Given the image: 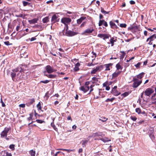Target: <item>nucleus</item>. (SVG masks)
<instances>
[{"instance_id": "nucleus-1", "label": "nucleus", "mask_w": 156, "mask_h": 156, "mask_svg": "<svg viewBox=\"0 0 156 156\" xmlns=\"http://www.w3.org/2000/svg\"><path fill=\"white\" fill-rule=\"evenodd\" d=\"M68 27L67 25H66V35L68 36H73L75 35H76L78 34V33L74 31H72L71 30H68Z\"/></svg>"}, {"instance_id": "nucleus-2", "label": "nucleus", "mask_w": 156, "mask_h": 156, "mask_svg": "<svg viewBox=\"0 0 156 156\" xmlns=\"http://www.w3.org/2000/svg\"><path fill=\"white\" fill-rule=\"evenodd\" d=\"M133 87L135 88L137 87L142 82L141 80H139L136 78H133Z\"/></svg>"}, {"instance_id": "nucleus-3", "label": "nucleus", "mask_w": 156, "mask_h": 156, "mask_svg": "<svg viewBox=\"0 0 156 156\" xmlns=\"http://www.w3.org/2000/svg\"><path fill=\"white\" fill-rule=\"evenodd\" d=\"M61 21L66 27V25L68 26L67 24L69 23L71 21V20L69 18L64 17L62 19Z\"/></svg>"}, {"instance_id": "nucleus-4", "label": "nucleus", "mask_w": 156, "mask_h": 156, "mask_svg": "<svg viewBox=\"0 0 156 156\" xmlns=\"http://www.w3.org/2000/svg\"><path fill=\"white\" fill-rule=\"evenodd\" d=\"M154 92V90L150 88L147 89L144 91L145 95L148 96H150Z\"/></svg>"}, {"instance_id": "nucleus-5", "label": "nucleus", "mask_w": 156, "mask_h": 156, "mask_svg": "<svg viewBox=\"0 0 156 156\" xmlns=\"http://www.w3.org/2000/svg\"><path fill=\"white\" fill-rule=\"evenodd\" d=\"M9 130V129L8 128H5L4 130L2 131L1 133V137H7V134Z\"/></svg>"}, {"instance_id": "nucleus-6", "label": "nucleus", "mask_w": 156, "mask_h": 156, "mask_svg": "<svg viewBox=\"0 0 156 156\" xmlns=\"http://www.w3.org/2000/svg\"><path fill=\"white\" fill-rule=\"evenodd\" d=\"M117 86H115L112 88V90L111 93L115 96H118L121 93L119 92L117 90Z\"/></svg>"}, {"instance_id": "nucleus-7", "label": "nucleus", "mask_w": 156, "mask_h": 156, "mask_svg": "<svg viewBox=\"0 0 156 156\" xmlns=\"http://www.w3.org/2000/svg\"><path fill=\"white\" fill-rule=\"evenodd\" d=\"M45 69L46 70L45 71L48 73H50L54 72V69L50 65L46 66L45 67Z\"/></svg>"}, {"instance_id": "nucleus-8", "label": "nucleus", "mask_w": 156, "mask_h": 156, "mask_svg": "<svg viewBox=\"0 0 156 156\" xmlns=\"http://www.w3.org/2000/svg\"><path fill=\"white\" fill-rule=\"evenodd\" d=\"M80 89L84 93H86L89 89V87L87 86H83L80 87Z\"/></svg>"}, {"instance_id": "nucleus-9", "label": "nucleus", "mask_w": 156, "mask_h": 156, "mask_svg": "<svg viewBox=\"0 0 156 156\" xmlns=\"http://www.w3.org/2000/svg\"><path fill=\"white\" fill-rule=\"evenodd\" d=\"M58 17V16L56 15V14L53 15L51 18V22L52 23H54L56 22H58L59 21V19H57Z\"/></svg>"}, {"instance_id": "nucleus-10", "label": "nucleus", "mask_w": 156, "mask_h": 156, "mask_svg": "<svg viewBox=\"0 0 156 156\" xmlns=\"http://www.w3.org/2000/svg\"><path fill=\"white\" fill-rule=\"evenodd\" d=\"M94 31L93 29H87L86 30L83 32L82 33V35H86L87 34H90Z\"/></svg>"}, {"instance_id": "nucleus-11", "label": "nucleus", "mask_w": 156, "mask_h": 156, "mask_svg": "<svg viewBox=\"0 0 156 156\" xmlns=\"http://www.w3.org/2000/svg\"><path fill=\"white\" fill-rule=\"evenodd\" d=\"M100 66H97L96 68L93 69V70L91 72V74H95L98 71H100Z\"/></svg>"}, {"instance_id": "nucleus-12", "label": "nucleus", "mask_w": 156, "mask_h": 156, "mask_svg": "<svg viewBox=\"0 0 156 156\" xmlns=\"http://www.w3.org/2000/svg\"><path fill=\"white\" fill-rule=\"evenodd\" d=\"M156 39V35L154 34L152 36H150L146 40L147 42H148L149 40L151 41H153L155 39Z\"/></svg>"}, {"instance_id": "nucleus-13", "label": "nucleus", "mask_w": 156, "mask_h": 156, "mask_svg": "<svg viewBox=\"0 0 156 156\" xmlns=\"http://www.w3.org/2000/svg\"><path fill=\"white\" fill-rule=\"evenodd\" d=\"M44 76H47V77H49L50 78H55V76H56L55 75H52V74H46V71H44Z\"/></svg>"}, {"instance_id": "nucleus-14", "label": "nucleus", "mask_w": 156, "mask_h": 156, "mask_svg": "<svg viewBox=\"0 0 156 156\" xmlns=\"http://www.w3.org/2000/svg\"><path fill=\"white\" fill-rule=\"evenodd\" d=\"M99 140H101L104 143H106L111 141V139L107 137H104V138H100Z\"/></svg>"}, {"instance_id": "nucleus-15", "label": "nucleus", "mask_w": 156, "mask_h": 156, "mask_svg": "<svg viewBox=\"0 0 156 156\" xmlns=\"http://www.w3.org/2000/svg\"><path fill=\"white\" fill-rule=\"evenodd\" d=\"M121 72L119 71H118L112 74V78H114L116 77Z\"/></svg>"}, {"instance_id": "nucleus-16", "label": "nucleus", "mask_w": 156, "mask_h": 156, "mask_svg": "<svg viewBox=\"0 0 156 156\" xmlns=\"http://www.w3.org/2000/svg\"><path fill=\"white\" fill-rule=\"evenodd\" d=\"M104 135L101 133H94L92 135V136H104Z\"/></svg>"}, {"instance_id": "nucleus-17", "label": "nucleus", "mask_w": 156, "mask_h": 156, "mask_svg": "<svg viewBox=\"0 0 156 156\" xmlns=\"http://www.w3.org/2000/svg\"><path fill=\"white\" fill-rule=\"evenodd\" d=\"M85 17H81L80 19H78L77 20V23L78 24H80L81 23L82 21L85 19Z\"/></svg>"}, {"instance_id": "nucleus-18", "label": "nucleus", "mask_w": 156, "mask_h": 156, "mask_svg": "<svg viewBox=\"0 0 156 156\" xmlns=\"http://www.w3.org/2000/svg\"><path fill=\"white\" fill-rule=\"evenodd\" d=\"M29 22L30 24H34L37 23V19H34L32 20H29Z\"/></svg>"}, {"instance_id": "nucleus-19", "label": "nucleus", "mask_w": 156, "mask_h": 156, "mask_svg": "<svg viewBox=\"0 0 156 156\" xmlns=\"http://www.w3.org/2000/svg\"><path fill=\"white\" fill-rule=\"evenodd\" d=\"M89 140V139H87V140H82V145L83 147H84L87 144Z\"/></svg>"}, {"instance_id": "nucleus-20", "label": "nucleus", "mask_w": 156, "mask_h": 156, "mask_svg": "<svg viewBox=\"0 0 156 156\" xmlns=\"http://www.w3.org/2000/svg\"><path fill=\"white\" fill-rule=\"evenodd\" d=\"M110 25L112 28H117V26L115 24L111 21L110 22Z\"/></svg>"}, {"instance_id": "nucleus-21", "label": "nucleus", "mask_w": 156, "mask_h": 156, "mask_svg": "<svg viewBox=\"0 0 156 156\" xmlns=\"http://www.w3.org/2000/svg\"><path fill=\"white\" fill-rule=\"evenodd\" d=\"M110 42H108V43L109 44H110L111 43V46H113L114 42L115 41V40H114V38L112 37L110 39Z\"/></svg>"}, {"instance_id": "nucleus-22", "label": "nucleus", "mask_w": 156, "mask_h": 156, "mask_svg": "<svg viewBox=\"0 0 156 156\" xmlns=\"http://www.w3.org/2000/svg\"><path fill=\"white\" fill-rule=\"evenodd\" d=\"M144 74V73H141L137 76V77L138 79H141L143 76Z\"/></svg>"}, {"instance_id": "nucleus-23", "label": "nucleus", "mask_w": 156, "mask_h": 156, "mask_svg": "<svg viewBox=\"0 0 156 156\" xmlns=\"http://www.w3.org/2000/svg\"><path fill=\"white\" fill-rule=\"evenodd\" d=\"M30 153L31 156H35V151L33 150H31L30 151Z\"/></svg>"}, {"instance_id": "nucleus-24", "label": "nucleus", "mask_w": 156, "mask_h": 156, "mask_svg": "<svg viewBox=\"0 0 156 156\" xmlns=\"http://www.w3.org/2000/svg\"><path fill=\"white\" fill-rule=\"evenodd\" d=\"M16 73L14 72H12L11 73V76L12 80H14V79L16 76Z\"/></svg>"}, {"instance_id": "nucleus-25", "label": "nucleus", "mask_w": 156, "mask_h": 156, "mask_svg": "<svg viewBox=\"0 0 156 156\" xmlns=\"http://www.w3.org/2000/svg\"><path fill=\"white\" fill-rule=\"evenodd\" d=\"M49 21V18L48 17H46L43 19V21L44 23H47Z\"/></svg>"}, {"instance_id": "nucleus-26", "label": "nucleus", "mask_w": 156, "mask_h": 156, "mask_svg": "<svg viewBox=\"0 0 156 156\" xmlns=\"http://www.w3.org/2000/svg\"><path fill=\"white\" fill-rule=\"evenodd\" d=\"M101 12L102 13L104 14L105 15L108 14L109 12H106L104 10V9L103 8H101Z\"/></svg>"}, {"instance_id": "nucleus-27", "label": "nucleus", "mask_w": 156, "mask_h": 156, "mask_svg": "<svg viewBox=\"0 0 156 156\" xmlns=\"http://www.w3.org/2000/svg\"><path fill=\"white\" fill-rule=\"evenodd\" d=\"M116 68L117 69H122V67H121L120 64L118 63L117 64H116Z\"/></svg>"}, {"instance_id": "nucleus-28", "label": "nucleus", "mask_w": 156, "mask_h": 156, "mask_svg": "<svg viewBox=\"0 0 156 156\" xmlns=\"http://www.w3.org/2000/svg\"><path fill=\"white\" fill-rule=\"evenodd\" d=\"M37 107L38 110H41V103L40 102H39L37 105Z\"/></svg>"}, {"instance_id": "nucleus-29", "label": "nucleus", "mask_w": 156, "mask_h": 156, "mask_svg": "<svg viewBox=\"0 0 156 156\" xmlns=\"http://www.w3.org/2000/svg\"><path fill=\"white\" fill-rule=\"evenodd\" d=\"M114 99H115L114 98H108L105 100V101L106 102H110V101L112 102Z\"/></svg>"}, {"instance_id": "nucleus-30", "label": "nucleus", "mask_w": 156, "mask_h": 156, "mask_svg": "<svg viewBox=\"0 0 156 156\" xmlns=\"http://www.w3.org/2000/svg\"><path fill=\"white\" fill-rule=\"evenodd\" d=\"M136 112L138 114H140L141 112V110L139 108H137L135 109Z\"/></svg>"}, {"instance_id": "nucleus-31", "label": "nucleus", "mask_w": 156, "mask_h": 156, "mask_svg": "<svg viewBox=\"0 0 156 156\" xmlns=\"http://www.w3.org/2000/svg\"><path fill=\"white\" fill-rule=\"evenodd\" d=\"M102 119H99V120L100 121H102V122H105V121H106V120H107L108 119L107 118H102Z\"/></svg>"}, {"instance_id": "nucleus-32", "label": "nucleus", "mask_w": 156, "mask_h": 156, "mask_svg": "<svg viewBox=\"0 0 156 156\" xmlns=\"http://www.w3.org/2000/svg\"><path fill=\"white\" fill-rule=\"evenodd\" d=\"M20 68L17 67L12 70V71L13 72H17L19 71Z\"/></svg>"}, {"instance_id": "nucleus-33", "label": "nucleus", "mask_w": 156, "mask_h": 156, "mask_svg": "<svg viewBox=\"0 0 156 156\" xmlns=\"http://www.w3.org/2000/svg\"><path fill=\"white\" fill-rule=\"evenodd\" d=\"M104 22V20H100L99 23V26H101L102 25V24Z\"/></svg>"}, {"instance_id": "nucleus-34", "label": "nucleus", "mask_w": 156, "mask_h": 156, "mask_svg": "<svg viewBox=\"0 0 156 156\" xmlns=\"http://www.w3.org/2000/svg\"><path fill=\"white\" fill-rule=\"evenodd\" d=\"M129 93L128 92H125L124 93L122 94V95L123 96V97H125L127 96H128L129 94Z\"/></svg>"}, {"instance_id": "nucleus-35", "label": "nucleus", "mask_w": 156, "mask_h": 156, "mask_svg": "<svg viewBox=\"0 0 156 156\" xmlns=\"http://www.w3.org/2000/svg\"><path fill=\"white\" fill-rule=\"evenodd\" d=\"M49 94V92L48 91L45 94L44 96V98H45L46 99V100H47L48 97H49V96L48 95V94Z\"/></svg>"}, {"instance_id": "nucleus-36", "label": "nucleus", "mask_w": 156, "mask_h": 156, "mask_svg": "<svg viewBox=\"0 0 156 156\" xmlns=\"http://www.w3.org/2000/svg\"><path fill=\"white\" fill-rule=\"evenodd\" d=\"M120 27H121L125 28L126 27V25L125 23H121L120 24Z\"/></svg>"}, {"instance_id": "nucleus-37", "label": "nucleus", "mask_w": 156, "mask_h": 156, "mask_svg": "<svg viewBox=\"0 0 156 156\" xmlns=\"http://www.w3.org/2000/svg\"><path fill=\"white\" fill-rule=\"evenodd\" d=\"M130 119L133 121H135L136 120L137 118L135 116H131L130 117Z\"/></svg>"}, {"instance_id": "nucleus-38", "label": "nucleus", "mask_w": 156, "mask_h": 156, "mask_svg": "<svg viewBox=\"0 0 156 156\" xmlns=\"http://www.w3.org/2000/svg\"><path fill=\"white\" fill-rule=\"evenodd\" d=\"M106 68L105 69L106 70H110V69L109 68V64H106Z\"/></svg>"}, {"instance_id": "nucleus-39", "label": "nucleus", "mask_w": 156, "mask_h": 156, "mask_svg": "<svg viewBox=\"0 0 156 156\" xmlns=\"http://www.w3.org/2000/svg\"><path fill=\"white\" fill-rule=\"evenodd\" d=\"M9 147L11 149H12V150H14L15 149L14 145V144H11L10 145Z\"/></svg>"}, {"instance_id": "nucleus-40", "label": "nucleus", "mask_w": 156, "mask_h": 156, "mask_svg": "<svg viewBox=\"0 0 156 156\" xmlns=\"http://www.w3.org/2000/svg\"><path fill=\"white\" fill-rule=\"evenodd\" d=\"M36 121L38 123H42L43 122H44V121H42L41 120L37 119L36 120Z\"/></svg>"}, {"instance_id": "nucleus-41", "label": "nucleus", "mask_w": 156, "mask_h": 156, "mask_svg": "<svg viewBox=\"0 0 156 156\" xmlns=\"http://www.w3.org/2000/svg\"><path fill=\"white\" fill-rule=\"evenodd\" d=\"M29 4V3L27 2H26L24 1H23V4L24 6H27Z\"/></svg>"}, {"instance_id": "nucleus-42", "label": "nucleus", "mask_w": 156, "mask_h": 156, "mask_svg": "<svg viewBox=\"0 0 156 156\" xmlns=\"http://www.w3.org/2000/svg\"><path fill=\"white\" fill-rule=\"evenodd\" d=\"M49 82V81L48 80H42L41 81V82L44 83H47Z\"/></svg>"}, {"instance_id": "nucleus-43", "label": "nucleus", "mask_w": 156, "mask_h": 156, "mask_svg": "<svg viewBox=\"0 0 156 156\" xmlns=\"http://www.w3.org/2000/svg\"><path fill=\"white\" fill-rule=\"evenodd\" d=\"M1 103H2V107H4L5 106V104L4 103L3 101H2V98L1 99Z\"/></svg>"}, {"instance_id": "nucleus-44", "label": "nucleus", "mask_w": 156, "mask_h": 156, "mask_svg": "<svg viewBox=\"0 0 156 156\" xmlns=\"http://www.w3.org/2000/svg\"><path fill=\"white\" fill-rule=\"evenodd\" d=\"M104 34H99L98 35V36L99 37L104 38Z\"/></svg>"}, {"instance_id": "nucleus-45", "label": "nucleus", "mask_w": 156, "mask_h": 156, "mask_svg": "<svg viewBox=\"0 0 156 156\" xmlns=\"http://www.w3.org/2000/svg\"><path fill=\"white\" fill-rule=\"evenodd\" d=\"M58 150H62V151H68V152H69V151H70V150H69L65 149H62V148H59V149H58Z\"/></svg>"}, {"instance_id": "nucleus-46", "label": "nucleus", "mask_w": 156, "mask_h": 156, "mask_svg": "<svg viewBox=\"0 0 156 156\" xmlns=\"http://www.w3.org/2000/svg\"><path fill=\"white\" fill-rule=\"evenodd\" d=\"M51 125L53 128L56 131H57L58 129L57 128H56L55 126L53 124H53L52 123H51Z\"/></svg>"}, {"instance_id": "nucleus-47", "label": "nucleus", "mask_w": 156, "mask_h": 156, "mask_svg": "<svg viewBox=\"0 0 156 156\" xmlns=\"http://www.w3.org/2000/svg\"><path fill=\"white\" fill-rule=\"evenodd\" d=\"M74 71H76V72L78 71L79 70V67H76V66L74 67Z\"/></svg>"}, {"instance_id": "nucleus-48", "label": "nucleus", "mask_w": 156, "mask_h": 156, "mask_svg": "<svg viewBox=\"0 0 156 156\" xmlns=\"http://www.w3.org/2000/svg\"><path fill=\"white\" fill-rule=\"evenodd\" d=\"M140 64L141 63L140 62H138L135 65V66L136 68H139L140 67Z\"/></svg>"}, {"instance_id": "nucleus-49", "label": "nucleus", "mask_w": 156, "mask_h": 156, "mask_svg": "<svg viewBox=\"0 0 156 156\" xmlns=\"http://www.w3.org/2000/svg\"><path fill=\"white\" fill-rule=\"evenodd\" d=\"M125 54H122V55L120 56V59H122L123 58H124V57L125 55Z\"/></svg>"}, {"instance_id": "nucleus-50", "label": "nucleus", "mask_w": 156, "mask_h": 156, "mask_svg": "<svg viewBox=\"0 0 156 156\" xmlns=\"http://www.w3.org/2000/svg\"><path fill=\"white\" fill-rule=\"evenodd\" d=\"M19 106L21 108H24L25 106V104H21L19 105Z\"/></svg>"}, {"instance_id": "nucleus-51", "label": "nucleus", "mask_w": 156, "mask_h": 156, "mask_svg": "<svg viewBox=\"0 0 156 156\" xmlns=\"http://www.w3.org/2000/svg\"><path fill=\"white\" fill-rule=\"evenodd\" d=\"M4 44L5 45H10V44H9V41H8L5 42H4Z\"/></svg>"}, {"instance_id": "nucleus-52", "label": "nucleus", "mask_w": 156, "mask_h": 156, "mask_svg": "<svg viewBox=\"0 0 156 156\" xmlns=\"http://www.w3.org/2000/svg\"><path fill=\"white\" fill-rule=\"evenodd\" d=\"M95 64H93L92 63H88L87 64V66H94V65Z\"/></svg>"}, {"instance_id": "nucleus-53", "label": "nucleus", "mask_w": 156, "mask_h": 156, "mask_svg": "<svg viewBox=\"0 0 156 156\" xmlns=\"http://www.w3.org/2000/svg\"><path fill=\"white\" fill-rule=\"evenodd\" d=\"M33 116V113H31L30 114V117L28 118V119L29 120H30V119H31L32 118Z\"/></svg>"}, {"instance_id": "nucleus-54", "label": "nucleus", "mask_w": 156, "mask_h": 156, "mask_svg": "<svg viewBox=\"0 0 156 156\" xmlns=\"http://www.w3.org/2000/svg\"><path fill=\"white\" fill-rule=\"evenodd\" d=\"M36 38L35 37H32L30 39V41H31L35 40Z\"/></svg>"}, {"instance_id": "nucleus-55", "label": "nucleus", "mask_w": 156, "mask_h": 156, "mask_svg": "<svg viewBox=\"0 0 156 156\" xmlns=\"http://www.w3.org/2000/svg\"><path fill=\"white\" fill-rule=\"evenodd\" d=\"M103 24L105 27H107L108 26V24L105 21L104 22Z\"/></svg>"}, {"instance_id": "nucleus-56", "label": "nucleus", "mask_w": 156, "mask_h": 156, "mask_svg": "<svg viewBox=\"0 0 156 156\" xmlns=\"http://www.w3.org/2000/svg\"><path fill=\"white\" fill-rule=\"evenodd\" d=\"M130 3L132 5L134 4L135 3V2L131 0L130 1Z\"/></svg>"}, {"instance_id": "nucleus-57", "label": "nucleus", "mask_w": 156, "mask_h": 156, "mask_svg": "<svg viewBox=\"0 0 156 156\" xmlns=\"http://www.w3.org/2000/svg\"><path fill=\"white\" fill-rule=\"evenodd\" d=\"M92 79L94 81H97L98 80V79L95 77H93L92 78Z\"/></svg>"}, {"instance_id": "nucleus-58", "label": "nucleus", "mask_w": 156, "mask_h": 156, "mask_svg": "<svg viewBox=\"0 0 156 156\" xmlns=\"http://www.w3.org/2000/svg\"><path fill=\"white\" fill-rule=\"evenodd\" d=\"M108 38V36L106 35V34H104V39H105V38Z\"/></svg>"}, {"instance_id": "nucleus-59", "label": "nucleus", "mask_w": 156, "mask_h": 156, "mask_svg": "<svg viewBox=\"0 0 156 156\" xmlns=\"http://www.w3.org/2000/svg\"><path fill=\"white\" fill-rule=\"evenodd\" d=\"M6 154L7 156H12V155L11 153L6 152Z\"/></svg>"}, {"instance_id": "nucleus-60", "label": "nucleus", "mask_w": 156, "mask_h": 156, "mask_svg": "<svg viewBox=\"0 0 156 156\" xmlns=\"http://www.w3.org/2000/svg\"><path fill=\"white\" fill-rule=\"evenodd\" d=\"M89 81H87L85 83V84L84 86H88L89 84Z\"/></svg>"}, {"instance_id": "nucleus-61", "label": "nucleus", "mask_w": 156, "mask_h": 156, "mask_svg": "<svg viewBox=\"0 0 156 156\" xmlns=\"http://www.w3.org/2000/svg\"><path fill=\"white\" fill-rule=\"evenodd\" d=\"M80 66V64L79 62L77 63L76 65L75 66L79 67Z\"/></svg>"}, {"instance_id": "nucleus-62", "label": "nucleus", "mask_w": 156, "mask_h": 156, "mask_svg": "<svg viewBox=\"0 0 156 156\" xmlns=\"http://www.w3.org/2000/svg\"><path fill=\"white\" fill-rule=\"evenodd\" d=\"M110 89V87L108 86H106L105 89L107 90H108Z\"/></svg>"}, {"instance_id": "nucleus-63", "label": "nucleus", "mask_w": 156, "mask_h": 156, "mask_svg": "<svg viewBox=\"0 0 156 156\" xmlns=\"http://www.w3.org/2000/svg\"><path fill=\"white\" fill-rule=\"evenodd\" d=\"M144 122V120H142V121H140L139 122H138L137 123L139 124H141Z\"/></svg>"}, {"instance_id": "nucleus-64", "label": "nucleus", "mask_w": 156, "mask_h": 156, "mask_svg": "<svg viewBox=\"0 0 156 156\" xmlns=\"http://www.w3.org/2000/svg\"><path fill=\"white\" fill-rule=\"evenodd\" d=\"M144 34L145 36H147V32L146 30H145L144 31Z\"/></svg>"}]
</instances>
